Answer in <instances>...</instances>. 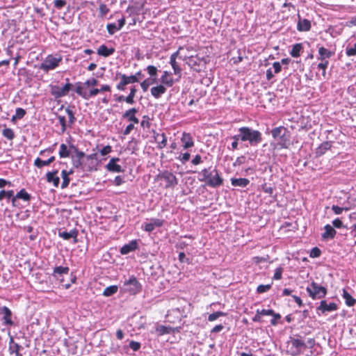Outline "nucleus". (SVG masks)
Listing matches in <instances>:
<instances>
[{
	"label": "nucleus",
	"mask_w": 356,
	"mask_h": 356,
	"mask_svg": "<svg viewBox=\"0 0 356 356\" xmlns=\"http://www.w3.org/2000/svg\"><path fill=\"white\" fill-rule=\"evenodd\" d=\"M200 174L202 177L199 180L205 182L209 187L217 188L223 184V179L216 169L210 171V168H204Z\"/></svg>",
	"instance_id": "1"
},
{
	"label": "nucleus",
	"mask_w": 356,
	"mask_h": 356,
	"mask_svg": "<svg viewBox=\"0 0 356 356\" xmlns=\"http://www.w3.org/2000/svg\"><path fill=\"white\" fill-rule=\"evenodd\" d=\"M238 131L241 132L243 142H248L250 146H257L263 140L262 134L259 130L252 129L249 127H241L238 128Z\"/></svg>",
	"instance_id": "2"
},
{
	"label": "nucleus",
	"mask_w": 356,
	"mask_h": 356,
	"mask_svg": "<svg viewBox=\"0 0 356 356\" xmlns=\"http://www.w3.org/2000/svg\"><path fill=\"white\" fill-rule=\"evenodd\" d=\"M287 344L289 347L288 353L291 356H298L307 348L305 341L299 338L290 337Z\"/></svg>",
	"instance_id": "3"
},
{
	"label": "nucleus",
	"mask_w": 356,
	"mask_h": 356,
	"mask_svg": "<svg viewBox=\"0 0 356 356\" xmlns=\"http://www.w3.org/2000/svg\"><path fill=\"white\" fill-rule=\"evenodd\" d=\"M307 292L312 299H320L324 298L327 293V289L323 286L319 285L315 282H312L309 286L306 289Z\"/></svg>",
	"instance_id": "4"
},
{
	"label": "nucleus",
	"mask_w": 356,
	"mask_h": 356,
	"mask_svg": "<svg viewBox=\"0 0 356 356\" xmlns=\"http://www.w3.org/2000/svg\"><path fill=\"white\" fill-rule=\"evenodd\" d=\"M62 61V56L58 55L54 56L51 54L48 55L44 60L40 64V69L47 72L49 70L56 69Z\"/></svg>",
	"instance_id": "5"
},
{
	"label": "nucleus",
	"mask_w": 356,
	"mask_h": 356,
	"mask_svg": "<svg viewBox=\"0 0 356 356\" xmlns=\"http://www.w3.org/2000/svg\"><path fill=\"white\" fill-rule=\"evenodd\" d=\"M156 179L165 181V188H173L178 184V179L176 176L172 172L168 170L159 173L156 176Z\"/></svg>",
	"instance_id": "6"
},
{
	"label": "nucleus",
	"mask_w": 356,
	"mask_h": 356,
	"mask_svg": "<svg viewBox=\"0 0 356 356\" xmlns=\"http://www.w3.org/2000/svg\"><path fill=\"white\" fill-rule=\"evenodd\" d=\"M67 83L63 86H51V94L55 98H60L66 96L72 88V85L70 83V79H66Z\"/></svg>",
	"instance_id": "7"
},
{
	"label": "nucleus",
	"mask_w": 356,
	"mask_h": 356,
	"mask_svg": "<svg viewBox=\"0 0 356 356\" xmlns=\"http://www.w3.org/2000/svg\"><path fill=\"white\" fill-rule=\"evenodd\" d=\"M115 80H120L117 84L116 88L118 90L123 91L125 90L126 86L128 84L134 83V75L127 76L120 72L116 73Z\"/></svg>",
	"instance_id": "8"
},
{
	"label": "nucleus",
	"mask_w": 356,
	"mask_h": 356,
	"mask_svg": "<svg viewBox=\"0 0 356 356\" xmlns=\"http://www.w3.org/2000/svg\"><path fill=\"white\" fill-rule=\"evenodd\" d=\"M74 149L75 156L72 157L73 166L76 168L86 169L87 164L84 163L86 154L83 152L79 151L74 146H72Z\"/></svg>",
	"instance_id": "9"
},
{
	"label": "nucleus",
	"mask_w": 356,
	"mask_h": 356,
	"mask_svg": "<svg viewBox=\"0 0 356 356\" xmlns=\"http://www.w3.org/2000/svg\"><path fill=\"white\" fill-rule=\"evenodd\" d=\"M181 328V327H172L170 326L159 325L156 326L155 332L158 336H163L164 334L179 332Z\"/></svg>",
	"instance_id": "10"
},
{
	"label": "nucleus",
	"mask_w": 356,
	"mask_h": 356,
	"mask_svg": "<svg viewBox=\"0 0 356 356\" xmlns=\"http://www.w3.org/2000/svg\"><path fill=\"white\" fill-rule=\"evenodd\" d=\"M153 138L154 142L156 143V147L159 149H162L167 145V136L164 133L156 132V131H153Z\"/></svg>",
	"instance_id": "11"
},
{
	"label": "nucleus",
	"mask_w": 356,
	"mask_h": 356,
	"mask_svg": "<svg viewBox=\"0 0 356 356\" xmlns=\"http://www.w3.org/2000/svg\"><path fill=\"white\" fill-rule=\"evenodd\" d=\"M337 309L338 305L335 302L327 304V301L325 300H321L319 306L317 307V310L321 312L323 314L326 312L337 311Z\"/></svg>",
	"instance_id": "12"
},
{
	"label": "nucleus",
	"mask_w": 356,
	"mask_h": 356,
	"mask_svg": "<svg viewBox=\"0 0 356 356\" xmlns=\"http://www.w3.org/2000/svg\"><path fill=\"white\" fill-rule=\"evenodd\" d=\"M181 142L184 149H187L194 146V140L190 133L184 132L181 137Z\"/></svg>",
	"instance_id": "13"
},
{
	"label": "nucleus",
	"mask_w": 356,
	"mask_h": 356,
	"mask_svg": "<svg viewBox=\"0 0 356 356\" xmlns=\"http://www.w3.org/2000/svg\"><path fill=\"white\" fill-rule=\"evenodd\" d=\"M0 314H3L2 320L4 325H13V321H12V312L8 307L6 306L0 307Z\"/></svg>",
	"instance_id": "14"
},
{
	"label": "nucleus",
	"mask_w": 356,
	"mask_h": 356,
	"mask_svg": "<svg viewBox=\"0 0 356 356\" xmlns=\"http://www.w3.org/2000/svg\"><path fill=\"white\" fill-rule=\"evenodd\" d=\"M85 159L87 162L90 161L88 165H87L86 170L88 171H94L97 170V154L92 153L91 154L87 155L85 156Z\"/></svg>",
	"instance_id": "15"
},
{
	"label": "nucleus",
	"mask_w": 356,
	"mask_h": 356,
	"mask_svg": "<svg viewBox=\"0 0 356 356\" xmlns=\"http://www.w3.org/2000/svg\"><path fill=\"white\" fill-rule=\"evenodd\" d=\"M58 172V170H55L51 172H47L46 173L47 181L48 183H52L55 187H58L60 183V178L57 176Z\"/></svg>",
	"instance_id": "16"
},
{
	"label": "nucleus",
	"mask_w": 356,
	"mask_h": 356,
	"mask_svg": "<svg viewBox=\"0 0 356 356\" xmlns=\"http://www.w3.org/2000/svg\"><path fill=\"white\" fill-rule=\"evenodd\" d=\"M166 90V86L161 83L160 85L152 87L150 90V92L151 95L155 99H159L163 94L165 93Z\"/></svg>",
	"instance_id": "17"
},
{
	"label": "nucleus",
	"mask_w": 356,
	"mask_h": 356,
	"mask_svg": "<svg viewBox=\"0 0 356 356\" xmlns=\"http://www.w3.org/2000/svg\"><path fill=\"white\" fill-rule=\"evenodd\" d=\"M298 22L297 24V29L299 31H308L310 30L311 22L307 19H302L300 15H298Z\"/></svg>",
	"instance_id": "18"
},
{
	"label": "nucleus",
	"mask_w": 356,
	"mask_h": 356,
	"mask_svg": "<svg viewBox=\"0 0 356 356\" xmlns=\"http://www.w3.org/2000/svg\"><path fill=\"white\" fill-rule=\"evenodd\" d=\"M161 83L166 87H172L174 84V79L172 77V73L168 71H164L161 79Z\"/></svg>",
	"instance_id": "19"
},
{
	"label": "nucleus",
	"mask_w": 356,
	"mask_h": 356,
	"mask_svg": "<svg viewBox=\"0 0 356 356\" xmlns=\"http://www.w3.org/2000/svg\"><path fill=\"white\" fill-rule=\"evenodd\" d=\"M324 229L325 232L321 235L323 240L332 239L335 237L337 232L330 225H326Z\"/></svg>",
	"instance_id": "20"
},
{
	"label": "nucleus",
	"mask_w": 356,
	"mask_h": 356,
	"mask_svg": "<svg viewBox=\"0 0 356 356\" xmlns=\"http://www.w3.org/2000/svg\"><path fill=\"white\" fill-rule=\"evenodd\" d=\"M186 60L187 64L192 69H193L194 70H195L197 72L201 71V68L200 67V63L201 61L200 60V59L198 58H197L196 56H191L186 57Z\"/></svg>",
	"instance_id": "21"
},
{
	"label": "nucleus",
	"mask_w": 356,
	"mask_h": 356,
	"mask_svg": "<svg viewBox=\"0 0 356 356\" xmlns=\"http://www.w3.org/2000/svg\"><path fill=\"white\" fill-rule=\"evenodd\" d=\"M332 55L333 53L324 47H321L318 48V59L320 60L321 62L329 61L327 59L330 58Z\"/></svg>",
	"instance_id": "22"
},
{
	"label": "nucleus",
	"mask_w": 356,
	"mask_h": 356,
	"mask_svg": "<svg viewBox=\"0 0 356 356\" xmlns=\"http://www.w3.org/2000/svg\"><path fill=\"white\" fill-rule=\"evenodd\" d=\"M332 147L331 142L325 141L321 143L316 149V156H321Z\"/></svg>",
	"instance_id": "23"
},
{
	"label": "nucleus",
	"mask_w": 356,
	"mask_h": 356,
	"mask_svg": "<svg viewBox=\"0 0 356 356\" xmlns=\"http://www.w3.org/2000/svg\"><path fill=\"white\" fill-rule=\"evenodd\" d=\"M70 271V268L67 266H57L54 268L52 275L56 279H59L63 275H67Z\"/></svg>",
	"instance_id": "24"
},
{
	"label": "nucleus",
	"mask_w": 356,
	"mask_h": 356,
	"mask_svg": "<svg viewBox=\"0 0 356 356\" xmlns=\"http://www.w3.org/2000/svg\"><path fill=\"white\" fill-rule=\"evenodd\" d=\"M118 160L119 159L118 158H112L106 165V169L110 172H120L121 171V166L116 163V161Z\"/></svg>",
	"instance_id": "25"
},
{
	"label": "nucleus",
	"mask_w": 356,
	"mask_h": 356,
	"mask_svg": "<svg viewBox=\"0 0 356 356\" xmlns=\"http://www.w3.org/2000/svg\"><path fill=\"white\" fill-rule=\"evenodd\" d=\"M78 232L76 229H72L70 232L61 231V229L58 231V236L65 240H69L72 238H76Z\"/></svg>",
	"instance_id": "26"
},
{
	"label": "nucleus",
	"mask_w": 356,
	"mask_h": 356,
	"mask_svg": "<svg viewBox=\"0 0 356 356\" xmlns=\"http://www.w3.org/2000/svg\"><path fill=\"white\" fill-rule=\"evenodd\" d=\"M273 309H257L256 311L255 316L252 318V321L254 322H262L261 316H267V314H272Z\"/></svg>",
	"instance_id": "27"
},
{
	"label": "nucleus",
	"mask_w": 356,
	"mask_h": 356,
	"mask_svg": "<svg viewBox=\"0 0 356 356\" xmlns=\"http://www.w3.org/2000/svg\"><path fill=\"white\" fill-rule=\"evenodd\" d=\"M73 173V170H70V171H67L66 170H63L61 172V177L63 179V181L61 184V188H65L68 186L70 179L69 176Z\"/></svg>",
	"instance_id": "28"
},
{
	"label": "nucleus",
	"mask_w": 356,
	"mask_h": 356,
	"mask_svg": "<svg viewBox=\"0 0 356 356\" xmlns=\"http://www.w3.org/2000/svg\"><path fill=\"white\" fill-rule=\"evenodd\" d=\"M231 183L233 186L246 187L250 180L247 178H232Z\"/></svg>",
	"instance_id": "29"
},
{
	"label": "nucleus",
	"mask_w": 356,
	"mask_h": 356,
	"mask_svg": "<svg viewBox=\"0 0 356 356\" xmlns=\"http://www.w3.org/2000/svg\"><path fill=\"white\" fill-rule=\"evenodd\" d=\"M114 49L108 48L105 44H102L97 49V54L100 56L108 57L112 55L114 52Z\"/></svg>",
	"instance_id": "30"
},
{
	"label": "nucleus",
	"mask_w": 356,
	"mask_h": 356,
	"mask_svg": "<svg viewBox=\"0 0 356 356\" xmlns=\"http://www.w3.org/2000/svg\"><path fill=\"white\" fill-rule=\"evenodd\" d=\"M343 298L345 300V303L348 307H353L356 303V300L347 291L346 289H343Z\"/></svg>",
	"instance_id": "31"
},
{
	"label": "nucleus",
	"mask_w": 356,
	"mask_h": 356,
	"mask_svg": "<svg viewBox=\"0 0 356 356\" xmlns=\"http://www.w3.org/2000/svg\"><path fill=\"white\" fill-rule=\"evenodd\" d=\"M75 92L83 99L87 100L88 92L86 90L83 83L81 82H77L76 83Z\"/></svg>",
	"instance_id": "32"
},
{
	"label": "nucleus",
	"mask_w": 356,
	"mask_h": 356,
	"mask_svg": "<svg viewBox=\"0 0 356 356\" xmlns=\"http://www.w3.org/2000/svg\"><path fill=\"white\" fill-rule=\"evenodd\" d=\"M15 198L21 199L24 202H29L31 199V195L26 191L25 188H22L16 193Z\"/></svg>",
	"instance_id": "33"
},
{
	"label": "nucleus",
	"mask_w": 356,
	"mask_h": 356,
	"mask_svg": "<svg viewBox=\"0 0 356 356\" xmlns=\"http://www.w3.org/2000/svg\"><path fill=\"white\" fill-rule=\"evenodd\" d=\"M303 47L302 43H296L293 45L292 49L290 51V55L293 58H298L300 56V52L302 50Z\"/></svg>",
	"instance_id": "34"
},
{
	"label": "nucleus",
	"mask_w": 356,
	"mask_h": 356,
	"mask_svg": "<svg viewBox=\"0 0 356 356\" xmlns=\"http://www.w3.org/2000/svg\"><path fill=\"white\" fill-rule=\"evenodd\" d=\"M283 132H288L287 129L283 126H280V127L273 128L271 130V134L274 139H277V138L281 136L282 134H283Z\"/></svg>",
	"instance_id": "35"
},
{
	"label": "nucleus",
	"mask_w": 356,
	"mask_h": 356,
	"mask_svg": "<svg viewBox=\"0 0 356 356\" xmlns=\"http://www.w3.org/2000/svg\"><path fill=\"white\" fill-rule=\"evenodd\" d=\"M58 154H59V156L60 158H67L70 156V150L68 149L67 146L65 144L62 143L60 145V149H59Z\"/></svg>",
	"instance_id": "36"
},
{
	"label": "nucleus",
	"mask_w": 356,
	"mask_h": 356,
	"mask_svg": "<svg viewBox=\"0 0 356 356\" xmlns=\"http://www.w3.org/2000/svg\"><path fill=\"white\" fill-rule=\"evenodd\" d=\"M118 286L116 285H111L106 287L103 291V296L108 297L113 296L118 291Z\"/></svg>",
	"instance_id": "37"
},
{
	"label": "nucleus",
	"mask_w": 356,
	"mask_h": 356,
	"mask_svg": "<svg viewBox=\"0 0 356 356\" xmlns=\"http://www.w3.org/2000/svg\"><path fill=\"white\" fill-rule=\"evenodd\" d=\"M134 250V241H130L128 244L124 245L120 249L122 254H127Z\"/></svg>",
	"instance_id": "38"
},
{
	"label": "nucleus",
	"mask_w": 356,
	"mask_h": 356,
	"mask_svg": "<svg viewBox=\"0 0 356 356\" xmlns=\"http://www.w3.org/2000/svg\"><path fill=\"white\" fill-rule=\"evenodd\" d=\"M2 135L10 140H13L15 136L14 131L12 129L7 127L3 129Z\"/></svg>",
	"instance_id": "39"
},
{
	"label": "nucleus",
	"mask_w": 356,
	"mask_h": 356,
	"mask_svg": "<svg viewBox=\"0 0 356 356\" xmlns=\"http://www.w3.org/2000/svg\"><path fill=\"white\" fill-rule=\"evenodd\" d=\"M110 12L109 8L105 3H100L99 7V17L104 18Z\"/></svg>",
	"instance_id": "40"
},
{
	"label": "nucleus",
	"mask_w": 356,
	"mask_h": 356,
	"mask_svg": "<svg viewBox=\"0 0 356 356\" xmlns=\"http://www.w3.org/2000/svg\"><path fill=\"white\" fill-rule=\"evenodd\" d=\"M33 165L35 167L38 168H42L44 166L49 165V163L47 160H42L40 158L37 157L33 162Z\"/></svg>",
	"instance_id": "41"
},
{
	"label": "nucleus",
	"mask_w": 356,
	"mask_h": 356,
	"mask_svg": "<svg viewBox=\"0 0 356 356\" xmlns=\"http://www.w3.org/2000/svg\"><path fill=\"white\" fill-rule=\"evenodd\" d=\"M147 71L149 76L152 78V81H156L157 75V68L154 65H149L147 67Z\"/></svg>",
	"instance_id": "42"
},
{
	"label": "nucleus",
	"mask_w": 356,
	"mask_h": 356,
	"mask_svg": "<svg viewBox=\"0 0 356 356\" xmlns=\"http://www.w3.org/2000/svg\"><path fill=\"white\" fill-rule=\"evenodd\" d=\"M226 316V313L223 312H220V311H218V312H213L211 314L209 315L208 316V321H216L217 318L221 317V316Z\"/></svg>",
	"instance_id": "43"
},
{
	"label": "nucleus",
	"mask_w": 356,
	"mask_h": 356,
	"mask_svg": "<svg viewBox=\"0 0 356 356\" xmlns=\"http://www.w3.org/2000/svg\"><path fill=\"white\" fill-rule=\"evenodd\" d=\"M26 112L22 108H17L15 111V115L12 117V121H14L16 118L22 119L24 117Z\"/></svg>",
	"instance_id": "44"
},
{
	"label": "nucleus",
	"mask_w": 356,
	"mask_h": 356,
	"mask_svg": "<svg viewBox=\"0 0 356 356\" xmlns=\"http://www.w3.org/2000/svg\"><path fill=\"white\" fill-rule=\"evenodd\" d=\"M183 47H179L177 51L174 52L171 54L170 59V60H176L177 58L182 59L183 60H186V56H182L181 55V51L183 49Z\"/></svg>",
	"instance_id": "45"
},
{
	"label": "nucleus",
	"mask_w": 356,
	"mask_h": 356,
	"mask_svg": "<svg viewBox=\"0 0 356 356\" xmlns=\"http://www.w3.org/2000/svg\"><path fill=\"white\" fill-rule=\"evenodd\" d=\"M170 63L174 70V74H178L180 76L181 72V69L179 67V65H178V63H177L176 60H170Z\"/></svg>",
	"instance_id": "46"
},
{
	"label": "nucleus",
	"mask_w": 356,
	"mask_h": 356,
	"mask_svg": "<svg viewBox=\"0 0 356 356\" xmlns=\"http://www.w3.org/2000/svg\"><path fill=\"white\" fill-rule=\"evenodd\" d=\"M65 112L67 114L70 124H73L76 120L74 111L68 106L65 108Z\"/></svg>",
	"instance_id": "47"
},
{
	"label": "nucleus",
	"mask_w": 356,
	"mask_h": 356,
	"mask_svg": "<svg viewBox=\"0 0 356 356\" xmlns=\"http://www.w3.org/2000/svg\"><path fill=\"white\" fill-rule=\"evenodd\" d=\"M106 29L110 35H113L116 31H119L120 29L118 26V25L115 23H110L106 25Z\"/></svg>",
	"instance_id": "48"
},
{
	"label": "nucleus",
	"mask_w": 356,
	"mask_h": 356,
	"mask_svg": "<svg viewBox=\"0 0 356 356\" xmlns=\"http://www.w3.org/2000/svg\"><path fill=\"white\" fill-rule=\"evenodd\" d=\"M271 286H272V284H265V285L264 284H260L257 288V292L258 293H266V292L268 291L271 289Z\"/></svg>",
	"instance_id": "49"
},
{
	"label": "nucleus",
	"mask_w": 356,
	"mask_h": 356,
	"mask_svg": "<svg viewBox=\"0 0 356 356\" xmlns=\"http://www.w3.org/2000/svg\"><path fill=\"white\" fill-rule=\"evenodd\" d=\"M329 65V61H323L321 62L318 64V69L321 70L322 71V76L325 78L326 76V69L327 68V66Z\"/></svg>",
	"instance_id": "50"
},
{
	"label": "nucleus",
	"mask_w": 356,
	"mask_h": 356,
	"mask_svg": "<svg viewBox=\"0 0 356 356\" xmlns=\"http://www.w3.org/2000/svg\"><path fill=\"white\" fill-rule=\"evenodd\" d=\"M267 316H273V318L270 321V324L273 326H276L278 323V321L280 320V318H281V315L278 313H275L273 310L272 314H267Z\"/></svg>",
	"instance_id": "51"
},
{
	"label": "nucleus",
	"mask_w": 356,
	"mask_h": 356,
	"mask_svg": "<svg viewBox=\"0 0 356 356\" xmlns=\"http://www.w3.org/2000/svg\"><path fill=\"white\" fill-rule=\"evenodd\" d=\"M286 132H283L282 136L279 137L281 140V141L279 144L282 148H287L288 147L289 138H287L286 137Z\"/></svg>",
	"instance_id": "52"
},
{
	"label": "nucleus",
	"mask_w": 356,
	"mask_h": 356,
	"mask_svg": "<svg viewBox=\"0 0 356 356\" xmlns=\"http://www.w3.org/2000/svg\"><path fill=\"white\" fill-rule=\"evenodd\" d=\"M190 158L191 154L188 152H185L184 154H181L178 157H177V159L179 160L182 164H184L189 161Z\"/></svg>",
	"instance_id": "53"
},
{
	"label": "nucleus",
	"mask_w": 356,
	"mask_h": 356,
	"mask_svg": "<svg viewBox=\"0 0 356 356\" xmlns=\"http://www.w3.org/2000/svg\"><path fill=\"white\" fill-rule=\"evenodd\" d=\"M58 122L61 126V132L64 133L67 129L66 119L65 116L58 115Z\"/></svg>",
	"instance_id": "54"
},
{
	"label": "nucleus",
	"mask_w": 356,
	"mask_h": 356,
	"mask_svg": "<svg viewBox=\"0 0 356 356\" xmlns=\"http://www.w3.org/2000/svg\"><path fill=\"white\" fill-rule=\"evenodd\" d=\"M262 190L264 193H268L270 196H273L274 192V188L270 185H268L266 183L262 184L261 186Z\"/></svg>",
	"instance_id": "55"
},
{
	"label": "nucleus",
	"mask_w": 356,
	"mask_h": 356,
	"mask_svg": "<svg viewBox=\"0 0 356 356\" xmlns=\"http://www.w3.org/2000/svg\"><path fill=\"white\" fill-rule=\"evenodd\" d=\"M122 118L128 119L129 121H134V108L127 111L123 115Z\"/></svg>",
	"instance_id": "56"
},
{
	"label": "nucleus",
	"mask_w": 356,
	"mask_h": 356,
	"mask_svg": "<svg viewBox=\"0 0 356 356\" xmlns=\"http://www.w3.org/2000/svg\"><path fill=\"white\" fill-rule=\"evenodd\" d=\"M321 250L317 247H314L311 250L309 256L312 258H317L321 256Z\"/></svg>",
	"instance_id": "57"
},
{
	"label": "nucleus",
	"mask_w": 356,
	"mask_h": 356,
	"mask_svg": "<svg viewBox=\"0 0 356 356\" xmlns=\"http://www.w3.org/2000/svg\"><path fill=\"white\" fill-rule=\"evenodd\" d=\"M53 3L56 8L60 10L66 6L67 1L65 0H54Z\"/></svg>",
	"instance_id": "58"
},
{
	"label": "nucleus",
	"mask_w": 356,
	"mask_h": 356,
	"mask_svg": "<svg viewBox=\"0 0 356 356\" xmlns=\"http://www.w3.org/2000/svg\"><path fill=\"white\" fill-rule=\"evenodd\" d=\"M156 81H153L152 79L149 80V79H145L141 83H140V86L142 88V89L143 90V91H147L149 86L155 83Z\"/></svg>",
	"instance_id": "59"
},
{
	"label": "nucleus",
	"mask_w": 356,
	"mask_h": 356,
	"mask_svg": "<svg viewBox=\"0 0 356 356\" xmlns=\"http://www.w3.org/2000/svg\"><path fill=\"white\" fill-rule=\"evenodd\" d=\"M282 272L283 268L282 267L277 268L274 273L273 279L276 280H281L282 277Z\"/></svg>",
	"instance_id": "60"
},
{
	"label": "nucleus",
	"mask_w": 356,
	"mask_h": 356,
	"mask_svg": "<svg viewBox=\"0 0 356 356\" xmlns=\"http://www.w3.org/2000/svg\"><path fill=\"white\" fill-rule=\"evenodd\" d=\"M97 83H98L97 79H96L95 78H92L90 79L86 80L83 83V85L85 86L89 87V86H95L97 85Z\"/></svg>",
	"instance_id": "61"
},
{
	"label": "nucleus",
	"mask_w": 356,
	"mask_h": 356,
	"mask_svg": "<svg viewBox=\"0 0 356 356\" xmlns=\"http://www.w3.org/2000/svg\"><path fill=\"white\" fill-rule=\"evenodd\" d=\"M332 210L334 211V213L336 214V215H339L342 213V211L343 210H346V211H348V208H343V207H340L337 205H333L332 207Z\"/></svg>",
	"instance_id": "62"
},
{
	"label": "nucleus",
	"mask_w": 356,
	"mask_h": 356,
	"mask_svg": "<svg viewBox=\"0 0 356 356\" xmlns=\"http://www.w3.org/2000/svg\"><path fill=\"white\" fill-rule=\"evenodd\" d=\"M100 92L99 89L98 88H92L90 91L88 92L87 100L90 99L92 97L97 95Z\"/></svg>",
	"instance_id": "63"
},
{
	"label": "nucleus",
	"mask_w": 356,
	"mask_h": 356,
	"mask_svg": "<svg viewBox=\"0 0 356 356\" xmlns=\"http://www.w3.org/2000/svg\"><path fill=\"white\" fill-rule=\"evenodd\" d=\"M346 53L348 56H353L356 55V43L353 47L346 48Z\"/></svg>",
	"instance_id": "64"
}]
</instances>
